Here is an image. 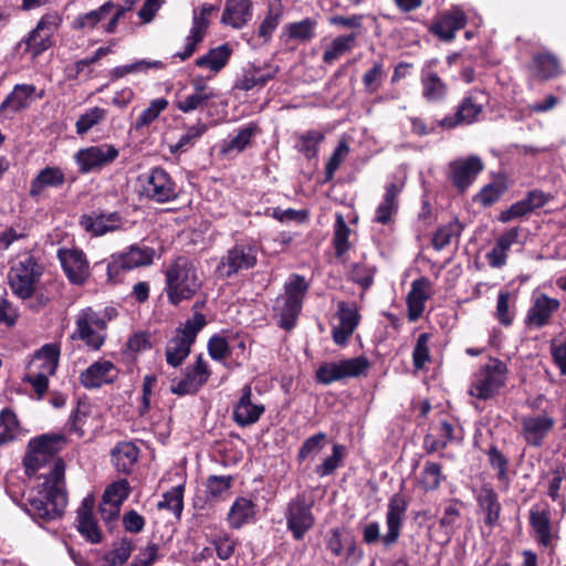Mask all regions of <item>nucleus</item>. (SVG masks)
Masks as SVG:
<instances>
[{"instance_id": "obj_55", "label": "nucleus", "mask_w": 566, "mask_h": 566, "mask_svg": "<svg viewBox=\"0 0 566 566\" xmlns=\"http://www.w3.org/2000/svg\"><path fill=\"white\" fill-rule=\"evenodd\" d=\"M441 482V467L434 462H427L420 474L419 484L426 491H433Z\"/></svg>"}, {"instance_id": "obj_16", "label": "nucleus", "mask_w": 566, "mask_h": 566, "mask_svg": "<svg viewBox=\"0 0 566 566\" xmlns=\"http://www.w3.org/2000/svg\"><path fill=\"white\" fill-rule=\"evenodd\" d=\"M78 224L93 237H101L122 229L124 221L118 212L93 211L82 214Z\"/></svg>"}, {"instance_id": "obj_13", "label": "nucleus", "mask_w": 566, "mask_h": 566, "mask_svg": "<svg viewBox=\"0 0 566 566\" xmlns=\"http://www.w3.org/2000/svg\"><path fill=\"white\" fill-rule=\"evenodd\" d=\"M286 525L293 537L301 541L313 527L315 517L312 513V505L306 502L305 495H296L287 506L285 513Z\"/></svg>"}, {"instance_id": "obj_62", "label": "nucleus", "mask_w": 566, "mask_h": 566, "mask_svg": "<svg viewBox=\"0 0 566 566\" xmlns=\"http://www.w3.org/2000/svg\"><path fill=\"white\" fill-rule=\"evenodd\" d=\"M430 335L422 333L418 336L412 352V363L417 370H420L430 360L429 346Z\"/></svg>"}, {"instance_id": "obj_28", "label": "nucleus", "mask_w": 566, "mask_h": 566, "mask_svg": "<svg viewBox=\"0 0 566 566\" xmlns=\"http://www.w3.org/2000/svg\"><path fill=\"white\" fill-rule=\"evenodd\" d=\"M467 24V17L461 10H452L441 15L431 25L430 31L442 41H451L455 33Z\"/></svg>"}, {"instance_id": "obj_21", "label": "nucleus", "mask_w": 566, "mask_h": 566, "mask_svg": "<svg viewBox=\"0 0 566 566\" xmlns=\"http://www.w3.org/2000/svg\"><path fill=\"white\" fill-rule=\"evenodd\" d=\"M450 179L453 185L464 191L483 169L482 161L476 156L467 159H458L449 165Z\"/></svg>"}, {"instance_id": "obj_19", "label": "nucleus", "mask_w": 566, "mask_h": 566, "mask_svg": "<svg viewBox=\"0 0 566 566\" xmlns=\"http://www.w3.org/2000/svg\"><path fill=\"white\" fill-rule=\"evenodd\" d=\"M214 11H217V7L210 3H203L199 12L193 10L192 27L190 34L186 38L185 49L182 52L176 53L181 61L190 57L196 51L197 44L203 40L209 27V19Z\"/></svg>"}, {"instance_id": "obj_40", "label": "nucleus", "mask_w": 566, "mask_h": 566, "mask_svg": "<svg viewBox=\"0 0 566 566\" xmlns=\"http://www.w3.org/2000/svg\"><path fill=\"white\" fill-rule=\"evenodd\" d=\"M115 8V4L112 1H107L103 3L99 8L92 10L87 13L80 14L73 21V28L81 29H93L96 27L102 20L108 15L112 10Z\"/></svg>"}, {"instance_id": "obj_31", "label": "nucleus", "mask_w": 566, "mask_h": 566, "mask_svg": "<svg viewBox=\"0 0 566 566\" xmlns=\"http://www.w3.org/2000/svg\"><path fill=\"white\" fill-rule=\"evenodd\" d=\"M252 18L251 0H226L224 10L221 17L223 24L240 29Z\"/></svg>"}, {"instance_id": "obj_33", "label": "nucleus", "mask_w": 566, "mask_h": 566, "mask_svg": "<svg viewBox=\"0 0 566 566\" xmlns=\"http://www.w3.org/2000/svg\"><path fill=\"white\" fill-rule=\"evenodd\" d=\"M139 450L135 443L118 442L112 450V462L118 472L129 474L138 460Z\"/></svg>"}, {"instance_id": "obj_18", "label": "nucleus", "mask_w": 566, "mask_h": 566, "mask_svg": "<svg viewBox=\"0 0 566 566\" xmlns=\"http://www.w3.org/2000/svg\"><path fill=\"white\" fill-rule=\"evenodd\" d=\"M530 525L534 539L544 547L553 546L557 535L551 521V510L547 504L536 503L530 510Z\"/></svg>"}, {"instance_id": "obj_20", "label": "nucleus", "mask_w": 566, "mask_h": 566, "mask_svg": "<svg viewBox=\"0 0 566 566\" xmlns=\"http://www.w3.org/2000/svg\"><path fill=\"white\" fill-rule=\"evenodd\" d=\"M57 258L67 279L82 284L88 276V262L83 251L77 249H60Z\"/></svg>"}, {"instance_id": "obj_10", "label": "nucleus", "mask_w": 566, "mask_h": 566, "mask_svg": "<svg viewBox=\"0 0 566 566\" xmlns=\"http://www.w3.org/2000/svg\"><path fill=\"white\" fill-rule=\"evenodd\" d=\"M154 254V249L137 244L130 245L127 251L113 254L107 263L108 279L115 281L123 271L151 264Z\"/></svg>"}, {"instance_id": "obj_61", "label": "nucleus", "mask_w": 566, "mask_h": 566, "mask_svg": "<svg viewBox=\"0 0 566 566\" xmlns=\"http://www.w3.org/2000/svg\"><path fill=\"white\" fill-rule=\"evenodd\" d=\"M316 22L313 19L306 18L302 21L290 23L287 32L291 39L308 41L314 36V29Z\"/></svg>"}, {"instance_id": "obj_43", "label": "nucleus", "mask_w": 566, "mask_h": 566, "mask_svg": "<svg viewBox=\"0 0 566 566\" xmlns=\"http://www.w3.org/2000/svg\"><path fill=\"white\" fill-rule=\"evenodd\" d=\"M462 231V224L459 220H452L447 224L439 227L432 237V247L437 251L443 250L452 242L453 238H459Z\"/></svg>"}, {"instance_id": "obj_30", "label": "nucleus", "mask_w": 566, "mask_h": 566, "mask_svg": "<svg viewBox=\"0 0 566 566\" xmlns=\"http://www.w3.org/2000/svg\"><path fill=\"white\" fill-rule=\"evenodd\" d=\"M430 281L422 276L411 283V289L407 295L408 318L410 322L417 321L424 311V303L429 298Z\"/></svg>"}, {"instance_id": "obj_37", "label": "nucleus", "mask_w": 566, "mask_h": 566, "mask_svg": "<svg viewBox=\"0 0 566 566\" xmlns=\"http://www.w3.org/2000/svg\"><path fill=\"white\" fill-rule=\"evenodd\" d=\"M420 81L422 86V97L426 101L436 103L446 97L448 86L437 73L420 75Z\"/></svg>"}, {"instance_id": "obj_35", "label": "nucleus", "mask_w": 566, "mask_h": 566, "mask_svg": "<svg viewBox=\"0 0 566 566\" xmlns=\"http://www.w3.org/2000/svg\"><path fill=\"white\" fill-rule=\"evenodd\" d=\"M255 504L247 497H238L230 507L227 520L232 528H241L255 516Z\"/></svg>"}, {"instance_id": "obj_54", "label": "nucleus", "mask_w": 566, "mask_h": 566, "mask_svg": "<svg viewBox=\"0 0 566 566\" xmlns=\"http://www.w3.org/2000/svg\"><path fill=\"white\" fill-rule=\"evenodd\" d=\"M158 507L170 510L176 515H180L184 507V485L174 486L165 492Z\"/></svg>"}, {"instance_id": "obj_27", "label": "nucleus", "mask_w": 566, "mask_h": 566, "mask_svg": "<svg viewBox=\"0 0 566 566\" xmlns=\"http://www.w3.org/2000/svg\"><path fill=\"white\" fill-rule=\"evenodd\" d=\"M45 91H36L32 84H17L12 92L1 103V109L19 112L28 108L36 98H43Z\"/></svg>"}, {"instance_id": "obj_11", "label": "nucleus", "mask_w": 566, "mask_h": 566, "mask_svg": "<svg viewBox=\"0 0 566 566\" xmlns=\"http://www.w3.org/2000/svg\"><path fill=\"white\" fill-rule=\"evenodd\" d=\"M258 261V247L252 242H240L229 249L220 260L218 270L227 277L250 270Z\"/></svg>"}, {"instance_id": "obj_49", "label": "nucleus", "mask_w": 566, "mask_h": 566, "mask_svg": "<svg viewBox=\"0 0 566 566\" xmlns=\"http://www.w3.org/2000/svg\"><path fill=\"white\" fill-rule=\"evenodd\" d=\"M476 500L485 524L492 527L494 523L492 507L495 503V495L491 483L484 484L479 490Z\"/></svg>"}, {"instance_id": "obj_47", "label": "nucleus", "mask_w": 566, "mask_h": 566, "mask_svg": "<svg viewBox=\"0 0 566 566\" xmlns=\"http://www.w3.org/2000/svg\"><path fill=\"white\" fill-rule=\"evenodd\" d=\"M20 434V427L15 415L10 410L0 412V444L13 441Z\"/></svg>"}, {"instance_id": "obj_50", "label": "nucleus", "mask_w": 566, "mask_h": 566, "mask_svg": "<svg viewBox=\"0 0 566 566\" xmlns=\"http://www.w3.org/2000/svg\"><path fill=\"white\" fill-rule=\"evenodd\" d=\"M233 478L231 475H210L206 483L209 500H219L229 492Z\"/></svg>"}, {"instance_id": "obj_45", "label": "nucleus", "mask_w": 566, "mask_h": 566, "mask_svg": "<svg viewBox=\"0 0 566 566\" xmlns=\"http://www.w3.org/2000/svg\"><path fill=\"white\" fill-rule=\"evenodd\" d=\"M355 40H356L355 34L340 35V36L335 38L332 41L331 46L324 51L323 61L326 64L334 63L335 60H337L344 53L352 50V48L354 46Z\"/></svg>"}, {"instance_id": "obj_29", "label": "nucleus", "mask_w": 566, "mask_h": 566, "mask_svg": "<svg viewBox=\"0 0 566 566\" xmlns=\"http://www.w3.org/2000/svg\"><path fill=\"white\" fill-rule=\"evenodd\" d=\"M94 499L86 496L77 510V530L91 543H99L102 533L93 517Z\"/></svg>"}, {"instance_id": "obj_38", "label": "nucleus", "mask_w": 566, "mask_h": 566, "mask_svg": "<svg viewBox=\"0 0 566 566\" xmlns=\"http://www.w3.org/2000/svg\"><path fill=\"white\" fill-rule=\"evenodd\" d=\"M283 17V7L280 0L269 2L268 12L258 29V35L268 42Z\"/></svg>"}, {"instance_id": "obj_23", "label": "nucleus", "mask_w": 566, "mask_h": 566, "mask_svg": "<svg viewBox=\"0 0 566 566\" xmlns=\"http://www.w3.org/2000/svg\"><path fill=\"white\" fill-rule=\"evenodd\" d=\"M118 376V370L111 360H97L80 375V381L85 388H98L112 384Z\"/></svg>"}, {"instance_id": "obj_34", "label": "nucleus", "mask_w": 566, "mask_h": 566, "mask_svg": "<svg viewBox=\"0 0 566 566\" xmlns=\"http://www.w3.org/2000/svg\"><path fill=\"white\" fill-rule=\"evenodd\" d=\"M554 420L547 415H537L523 421L525 437L528 443L541 446L545 436L552 430Z\"/></svg>"}, {"instance_id": "obj_22", "label": "nucleus", "mask_w": 566, "mask_h": 566, "mask_svg": "<svg viewBox=\"0 0 566 566\" xmlns=\"http://www.w3.org/2000/svg\"><path fill=\"white\" fill-rule=\"evenodd\" d=\"M279 66L265 62L262 65L251 64L244 69L243 74L237 80L234 87L241 91H250L254 87H263L275 77Z\"/></svg>"}, {"instance_id": "obj_1", "label": "nucleus", "mask_w": 566, "mask_h": 566, "mask_svg": "<svg viewBox=\"0 0 566 566\" xmlns=\"http://www.w3.org/2000/svg\"><path fill=\"white\" fill-rule=\"evenodd\" d=\"M23 462L29 476L43 479L29 494L25 503L28 514L38 522L61 517L67 504L63 460L29 449Z\"/></svg>"}, {"instance_id": "obj_48", "label": "nucleus", "mask_w": 566, "mask_h": 566, "mask_svg": "<svg viewBox=\"0 0 566 566\" xmlns=\"http://www.w3.org/2000/svg\"><path fill=\"white\" fill-rule=\"evenodd\" d=\"M60 358V347L55 344H46L36 353L35 360L41 361L40 369L46 374H54Z\"/></svg>"}, {"instance_id": "obj_8", "label": "nucleus", "mask_w": 566, "mask_h": 566, "mask_svg": "<svg viewBox=\"0 0 566 566\" xmlns=\"http://www.w3.org/2000/svg\"><path fill=\"white\" fill-rule=\"evenodd\" d=\"M369 368V360L364 356L342 359L322 364L316 373L317 382L331 385L345 378H356L364 375Z\"/></svg>"}, {"instance_id": "obj_63", "label": "nucleus", "mask_w": 566, "mask_h": 566, "mask_svg": "<svg viewBox=\"0 0 566 566\" xmlns=\"http://www.w3.org/2000/svg\"><path fill=\"white\" fill-rule=\"evenodd\" d=\"M129 494V485L126 480H120L118 482L113 483L107 486L105 490L102 500L120 506L122 503L128 497Z\"/></svg>"}, {"instance_id": "obj_59", "label": "nucleus", "mask_w": 566, "mask_h": 566, "mask_svg": "<svg viewBox=\"0 0 566 566\" xmlns=\"http://www.w3.org/2000/svg\"><path fill=\"white\" fill-rule=\"evenodd\" d=\"M324 139V135L316 130H310L300 137L297 143L298 150L311 159L317 155L319 143Z\"/></svg>"}, {"instance_id": "obj_32", "label": "nucleus", "mask_w": 566, "mask_h": 566, "mask_svg": "<svg viewBox=\"0 0 566 566\" xmlns=\"http://www.w3.org/2000/svg\"><path fill=\"white\" fill-rule=\"evenodd\" d=\"M65 182V175L60 167L48 166L41 169L32 179L29 193L35 198L48 188H60Z\"/></svg>"}, {"instance_id": "obj_41", "label": "nucleus", "mask_w": 566, "mask_h": 566, "mask_svg": "<svg viewBox=\"0 0 566 566\" xmlns=\"http://www.w3.org/2000/svg\"><path fill=\"white\" fill-rule=\"evenodd\" d=\"M65 443L64 436L62 434H42L38 438L30 440L29 449L42 451L49 457L57 458V453Z\"/></svg>"}, {"instance_id": "obj_56", "label": "nucleus", "mask_w": 566, "mask_h": 566, "mask_svg": "<svg viewBox=\"0 0 566 566\" xmlns=\"http://www.w3.org/2000/svg\"><path fill=\"white\" fill-rule=\"evenodd\" d=\"M349 154V146L346 140L342 139L337 147L334 149L332 156L325 166V181H331L334 178L335 171L339 168L344 159Z\"/></svg>"}, {"instance_id": "obj_36", "label": "nucleus", "mask_w": 566, "mask_h": 566, "mask_svg": "<svg viewBox=\"0 0 566 566\" xmlns=\"http://www.w3.org/2000/svg\"><path fill=\"white\" fill-rule=\"evenodd\" d=\"M401 188L396 182H390L386 186L384 199L376 209L375 221L377 223L387 224L391 221V217L398 207L397 197L401 192Z\"/></svg>"}, {"instance_id": "obj_12", "label": "nucleus", "mask_w": 566, "mask_h": 566, "mask_svg": "<svg viewBox=\"0 0 566 566\" xmlns=\"http://www.w3.org/2000/svg\"><path fill=\"white\" fill-rule=\"evenodd\" d=\"M119 155L118 149L109 144H101L78 149L74 160L81 174L99 171L112 164Z\"/></svg>"}, {"instance_id": "obj_2", "label": "nucleus", "mask_w": 566, "mask_h": 566, "mask_svg": "<svg viewBox=\"0 0 566 566\" xmlns=\"http://www.w3.org/2000/svg\"><path fill=\"white\" fill-rule=\"evenodd\" d=\"M165 292L171 305L192 298L202 285L199 269L193 260L176 258L165 270Z\"/></svg>"}, {"instance_id": "obj_9", "label": "nucleus", "mask_w": 566, "mask_h": 566, "mask_svg": "<svg viewBox=\"0 0 566 566\" xmlns=\"http://www.w3.org/2000/svg\"><path fill=\"white\" fill-rule=\"evenodd\" d=\"M307 289L305 279L298 274L292 275L285 284L283 306L280 308V326L282 328L290 331L295 326Z\"/></svg>"}, {"instance_id": "obj_24", "label": "nucleus", "mask_w": 566, "mask_h": 566, "mask_svg": "<svg viewBox=\"0 0 566 566\" xmlns=\"http://www.w3.org/2000/svg\"><path fill=\"white\" fill-rule=\"evenodd\" d=\"M251 386L245 385L233 409V420L240 427H248L255 423L265 411V407L262 403H253L251 401Z\"/></svg>"}, {"instance_id": "obj_5", "label": "nucleus", "mask_w": 566, "mask_h": 566, "mask_svg": "<svg viewBox=\"0 0 566 566\" xmlns=\"http://www.w3.org/2000/svg\"><path fill=\"white\" fill-rule=\"evenodd\" d=\"M207 324L201 313H195L192 318L187 319L182 327L178 328L176 335L168 342L166 347V360L172 367L180 366L190 354L192 344L198 333Z\"/></svg>"}, {"instance_id": "obj_58", "label": "nucleus", "mask_w": 566, "mask_h": 566, "mask_svg": "<svg viewBox=\"0 0 566 566\" xmlns=\"http://www.w3.org/2000/svg\"><path fill=\"white\" fill-rule=\"evenodd\" d=\"M385 76L384 63L375 62L373 67L363 75L365 91L369 94L376 93L380 88Z\"/></svg>"}, {"instance_id": "obj_39", "label": "nucleus", "mask_w": 566, "mask_h": 566, "mask_svg": "<svg viewBox=\"0 0 566 566\" xmlns=\"http://www.w3.org/2000/svg\"><path fill=\"white\" fill-rule=\"evenodd\" d=\"M231 55V50L228 44L219 45L211 49L207 54L196 60V65L199 67H208L213 73H218L223 69Z\"/></svg>"}, {"instance_id": "obj_14", "label": "nucleus", "mask_w": 566, "mask_h": 566, "mask_svg": "<svg viewBox=\"0 0 566 566\" xmlns=\"http://www.w3.org/2000/svg\"><path fill=\"white\" fill-rule=\"evenodd\" d=\"M337 323L332 327L335 344L345 345L360 322V314L355 302L339 301L335 313Z\"/></svg>"}, {"instance_id": "obj_42", "label": "nucleus", "mask_w": 566, "mask_h": 566, "mask_svg": "<svg viewBox=\"0 0 566 566\" xmlns=\"http://www.w3.org/2000/svg\"><path fill=\"white\" fill-rule=\"evenodd\" d=\"M532 67L537 75L544 80L555 77L559 74V62L557 57L549 52L534 55Z\"/></svg>"}, {"instance_id": "obj_53", "label": "nucleus", "mask_w": 566, "mask_h": 566, "mask_svg": "<svg viewBox=\"0 0 566 566\" xmlns=\"http://www.w3.org/2000/svg\"><path fill=\"white\" fill-rule=\"evenodd\" d=\"M24 43L25 50L29 51L32 56H38L52 45V36L46 33L32 30L29 35L20 43Z\"/></svg>"}, {"instance_id": "obj_51", "label": "nucleus", "mask_w": 566, "mask_h": 566, "mask_svg": "<svg viewBox=\"0 0 566 566\" xmlns=\"http://www.w3.org/2000/svg\"><path fill=\"white\" fill-rule=\"evenodd\" d=\"M168 106V101L164 97L153 99L147 108H145L135 122V128L140 129L150 125L158 118L160 113Z\"/></svg>"}, {"instance_id": "obj_57", "label": "nucleus", "mask_w": 566, "mask_h": 566, "mask_svg": "<svg viewBox=\"0 0 566 566\" xmlns=\"http://www.w3.org/2000/svg\"><path fill=\"white\" fill-rule=\"evenodd\" d=\"M106 116V111L101 107H93L82 114L76 120L75 127L78 135L86 134L93 126L102 122Z\"/></svg>"}, {"instance_id": "obj_3", "label": "nucleus", "mask_w": 566, "mask_h": 566, "mask_svg": "<svg viewBox=\"0 0 566 566\" xmlns=\"http://www.w3.org/2000/svg\"><path fill=\"white\" fill-rule=\"evenodd\" d=\"M408 509V502L401 493L394 494L388 502L386 513L387 533L381 537L384 546L390 547L396 544L403 525V518ZM364 542L373 544L380 539V526L378 522L368 523L363 531Z\"/></svg>"}, {"instance_id": "obj_60", "label": "nucleus", "mask_w": 566, "mask_h": 566, "mask_svg": "<svg viewBox=\"0 0 566 566\" xmlns=\"http://www.w3.org/2000/svg\"><path fill=\"white\" fill-rule=\"evenodd\" d=\"M207 132V125L203 123H197L196 125H192L187 128L185 134H182L177 142V144L172 147V153L176 151H184L188 147H191L195 145L197 139L201 137Z\"/></svg>"}, {"instance_id": "obj_46", "label": "nucleus", "mask_w": 566, "mask_h": 566, "mask_svg": "<svg viewBox=\"0 0 566 566\" xmlns=\"http://www.w3.org/2000/svg\"><path fill=\"white\" fill-rule=\"evenodd\" d=\"M259 132L258 125L251 123L238 130L237 135L224 144L223 153H241L250 145L252 137Z\"/></svg>"}, {"instance_id": "obj_25", "label": "nucleus", "mask_w": 566, "mask_h": 566, "mask_svg": "<svg viewBox=\"0 0 566 566\" xmlns=\"http://www.w3.org/2000/svg\"><path fill=\"white\" fill-rule=\"evenodd\" d=\"M495 392V360L490 357L474 375L469 389L472 397L479 399L492 398Z\"/></svg>"}, {"instance_id": "obj_52", "label": "nucleus", "mask_w": 566, "mask_h": 566, "mask_svg": "<svg viewBox=\"0 0 566 566\" xmlns=\"http://www.w3.org/2000/svg\"><path fill=\"white\" fill-rule=\"evenodd\" d=\"M515 317V296L510 292H501L497 296V319L510 326Z\"/></svg>"}, {"instance_id": "obj_6", "label": "nucleus", "mask_w": 566, "mask_h": 566, "mask_svg": "<svg viewBox=\"0 0 566 566\" xmlns=\"http://www.w3.org/2000/svg\"><path fill=\"white\" fill-rule=\"evenodd\" d=\"M108 321L111 316L107 315V311L97 312L86 307L76 316V331L72 337L83 340L87 347L97 350L105 342Z\"/></svg>"}, {"instance_id": "obj_15", "label": "nucleus", "mask_w": 566, "mask_h": 566, "mask_svg": "<svg viewBox=\"0 0 566 566\" xmlns=\"http://www.w3.org/2000/svg\"><path fill=\"white\" fill-rule=\"evenodd\" d=\"M210 375L207 361L202 355H199L195 364L187 366L185 376L180 380L174 381L170 391L177 396L195 395L208 381Z\"/></svg>"}, {"instance_id": "obj_26", "label": "nucleus", "mask_w": 566, "mask_h": 566, "mask_svg": "<svg viewBox=\"0 0 566 566\" xmlns=\"http://www.w3.org/2000/svg\"><path fill=\"white\" fill-rule=\"evenodd\" d=\"M559 301L544 293L534 295L533 305L527 312L526 323L541 328L548 324L552 315L559 308Z\"/></svg>"}, {"instance_id": "obj_44", "label": "nucleus", "mask_w": 566, "mask_h": 566, "mask_svg": "<svg viewBox=\"0 0 566 566\" xmlns=\"http://www.w3.org/2000/svg\"><path fill=\"white\" fill-rule=\"evenodd\" d=\"M350 234V228L347 226L342 214L336 216L334 224V237L333 244L335 248V255L342 259L343 255L349 250L348 237Z\"/></svg>"}, {"instance_id": "obj_4", "label": "nucleus", "mask_w": 566, "mask_h": 566, "mask_svg": "<svg viewBox=\"0 0 566 566\" xmlns=\"http://www.w3.org/2000/svg\"><path fill=\"white\" fill-rule=\"evenodd\" d=\"M43 274V265L31 253L18 255L12 263L8 280L13 294L22 300L30 298Z\"/></svg>"}, {"instance_id": "obj_17", "label": "nucleus", "mask_w": 566, "mask_h": 566, "mask_svg": "<svg viewBox=\"0 0 566 566\" xmlns=\"http://www.w3.org/2000/svg\"><path fill=\"white\" fill-rule=\"evenodd\" d=\"M484 93H472L464 97L457 108L453 116H446L440 126L444 128H453L458 125H469L476 120L479 114L482 112L484 102H486Z\"/></svg>"}, {"instance_id": "obj_64", "label": "nucleus", "mask_w": 566, "mask_h": 566, "mask_svg": "<svg viewBox=\"0 0 566 566\" xmlns=\"http://www.w3.org/2000/svg\"><path fill=\"white\" fill-rule=\"evenodd\" d=\"M132 549V543L127 539H123L105 555L104 559L107 566H122L129 558Z\"/></svg>"}, {"instance_id": "obj_7", "label": "nucleus", "mask_w": 566, "mask_h": 566, "mask_svg": "<svg viewBox=\"0 0 566 566\" xmlns=\"http://www.w3.org/2000/svg\"><path fill=\"white\" fill-rule=\"evenodd\" d=\"M138 184L140 196L150 201L166 203L178 197L176 182L161 167L151 168L149 171L140 175Z\"/></svg>"}]
</instances>
